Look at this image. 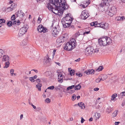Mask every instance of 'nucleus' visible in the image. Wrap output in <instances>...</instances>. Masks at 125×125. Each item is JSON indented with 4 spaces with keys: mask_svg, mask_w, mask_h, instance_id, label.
<instances>
[{
    "mask_svg": "<svg viewBox=\"0 0 125 125\" xmlns=\"http://www.w3.org/2000/svg\"><path fill=\"white\" fill-rule=\"evenodd\" d=\"M47 5V7L50 10L55 14L62 15L63 11L68 7L65 0H50Z\"/></svg>",
    "mask_w": 125,
    "mask_h": 125,
    "instance_id": "1",
    "label": "nucleus"
},
{
    "mask_svg": "<svg viewBox=\"0 0 125 125\" xmlns=\"http://www.w3.org/2000/svg\"><path fill=\"white\" fill-rule=\"evenodd\" d=\"M73 19L70 13L66 14L65 16L63 19V21H62V24L63 27L66 28L70 26Z\"/></svg>",
    "mask_w": 125,
    "mask_h": 125,
    "instance_id": "2",
    "label": "nucleus"
},
{
    "mask_svg": "<svg viewBox=\"0 0 125 125\" xmlns=\"http://www.w3.org/2000/svg\"><path fill=\"white\" fill-rule=\"evenodd\" d=\"M75 42V40L73 39L70 42L67 43L65 45L64 49L69 51L72 50L76 45Z\"/></svg>",
    "mask_w": 125,
    "mask_h": 125,
    "instance_id": "3",
    "label": "nucleus"
},
{
    "mask_svg": "<svg viewBox=\"0 0 125 125\" xmlns=\"http://www.w3.org/2000/svg\"><path fill=\"white\" fill-rule=\"evenodd\" d=\"M29 28L28 26L27 25H24L20 30L18 33V36L19 37L21 36L27 32V30Z\"/></svg>",
    "mask_w": 125,
    "mask_h": 125,
    "instance_id": "4",
    "label": "nucleus"
},
{
    "mask_svg": "<svg viewBox=\"0 0 125 125\" xmlns=\"http://www.w3.org/2000/svg\"><path fill=\"white\" fill-rule=\"evenodd\" d=\"M94 50L93 46H90L87 47L85 50V54L87 56L92 55L93 54Z\"/></svg>",
    "mask_w": 125,
    "mask_h": 125,
    "instance_id": "5",
    "label": "nucleus"
},
{
    "mask_svg": "<svg viewBox=\"0 0 125 125\" xmlns=\"http://www.w3.org/2000/svg\"><path fill=\"white\" fill-rule=\"evenodd\" d=\"M37 30L38 31L40 32H43V33H45L47 32L48 31V29L42 25H40L39 26L37 27Z\"/></svg>",
    "mask_w": 125,
    "mask_h": 125,
    "instance_id": "6",
    "label": "nucleus"
},
{
    "mask_svg": "<svg viewBox=\"0 0 125 125\" xmlns=\"http://www.w3.org/2000/svg\"><path fill=\"white\" fill-rule=\"evenodd\" d=\"M106 41V39L105 37L99 40V43L101 46H105L107 45V43Z\"/></svg>",
    "mask_w": 125,
    "mask_h": 125,
    "instance_id": "7",
    "label": "nucleus"
},
{
    "mask_svg": "<svg viewBox=\"0 0 125 125\" xmlns=\"http://www.w3.org/2000/svg\"><path fill=\"white\" fill-rule=\"evenodd\" d=\"M89 16L88 13L85 10L83 11L81 15V18L85 20Z\"/></svg>",
    "mask_w": 125,
    "mask_h": 125,
    "instance_id": "8",
    "label": "nucleus"
},
{
    "mask_svg": "<svg viewBox=\"0 0 125 125\" xmlns=\"http://www.w3.org/2000/svg\"><path fill=\"white\" fill-rule=\"evenodd\" d=\"M108 24L103 22L99 23L97 25V27H100L104 29H107L108 28Z\"/></svg>",
    "mask_w": 125,
    "mask_h": 125,
    "instance_id": "9",
    "label": "nucleus"
},
{
    "mask_svg": "<svg viewBox=\"0 0 125 125\" xmlns=\"http://www.w3.org/2000/svg\"><path fill=\"white\" fill-rule=\"evenodd\" d=\"M106 2H105V1H102L101 3L99 5V7H98V8L99 9V10L102 11L104 10L103 8V7L104 6L106 5Z\"/></svg>",
    "mask_w": 125,
    "mask_h": 125,
    "instance_id": "10",
    "label": "nucleus"
},
{
    "mask_svg": "<svg viewBox=\"0 0 125 125\" xmlns=\"http://www.w3.org/2000/svg\"><path fill=\"white\" fill-rule=\"evenodd\" d=\"M65 37L64 36H61L58 38L56 40V42L58 44H59L65 41Z\"/></svg>",
    "mask_w": 125,
    "mask_h": 125,
    "instance_id": "11",
    "label": "nucleus"
},
{
    "mask_svg": "<svg viewBox=\"0 0 125 125\" xmlns=\"http://www.w3.org/2000/svg\"><path fill=\"white\" fill-rule=\"evenodd\" d=\"M2 61L5 62H10V57L7 55H4L2 58Z\"/></svg>",
    "mask_w": 125,
    "mask_h": 125,
    "instance_id": "12",
    "label": "nucleus"
},
{
    "mask_svg": "<svg viewBox=\"0 0 125 125\" xmlns=\"http://www.w3.org/2000/svg\"><path fill=\"white\" fill-rule=\"evenodd\" d=\"M15 15L17 17L19 16L20 17L22 18L24 16V14L21 10L20 12L19 11L16 12L15 13Z\"/></svg>",
    "mask_w": 125,
    "mask_h": 125,
    "instance_id": "13",
    "label": "nucleus"
},
{
    "mask_svg": "<svg viewBox=\"0 0 125 125\" xmlns=\"http://www.w3.org/2000/svg\"><path fill=\"white\" fill-rule=\"evenodd\" d=\"M59 33V31H57L56 29L53 30V32H52V34L53 36L55 37Z\"/></svg>",
    "mask_w": 125,
    "mask_h": 125,
    "instance_id": "14",
    "label": "nucleus"
},
{
    "mask_svg": "<svg viewBox=\"0 0 125 125\" xmlns=\"http://www.w3.org/2000/svg\"><path fill=\"white\" fill-rule=\"evenodd\" d=\"M111 12H113L115 14L116 12L117 9L116 7L114 6H112L111 8V9L110 10Z\"/></svg>",
    "mask_w": 125,
    "mask_h": 125,
    "instance_id": "15",
    "label": "nucleus"
},
{
    "mask_svg": "<svg viewBox=\"0 0 125 125\" xmlns=\"http://www.w3.org/2000/svg\"><path fill=\"white\" fill-rule=\"evenodd\" d=\"M105 38L106 39V42L107 43V45H108L111 43L112 41L110 38L105 37Z\"/></svg>",
    "mask_w": 125,
    "mask_h": 125,
    "instance_id": "16",
    "label": "nucleus"
},
{
    "mask_svg": "<svg viewBox=\"0 0 125 125\" xmlns=\"http://www.w3.org/2000/svg\"><path fill=\"white\" fill-rule=\"evenodd\" d=\"M16 6V5L15 4H14L11 5L10 7L8 8V9H9V11H11L13 10L14 9V8Z\"/></svg>",
    "mask_w": 125,
    "mask_h": 125,
    "instance_id": "17",
    "label": "nucleus"
},
{
    "mask_svg": "<svg viewBox=\"0 0 125 125\" xmlns=\"http://www.w3.org/2000/svg\"><path fill=\"white\" fill-rule=\"evenodd\" d=\"M78 104L81 108L84 109L85 108V106L84 104L82 102L78 103Z\"/></svg>",
    "mask_w": 125,
    "mask_h": 125,
    "instance_id": "18",
    "label": "nucleus"
},
{
    "mask_svg": "<svg viewBox=\"0 0 125 125\" xmlns=\"http://www.w3.org/2000/svg\"><path fill=\"white\" fill-rule=\"evenodd\" d=\"M81 88V86L79 84L76 85H74V89L76 90H80Z\"/></svg>",
    "mask_w": 125,
    "mask_h": 125,
    "instance_id": "19",
    "label": "nucleus"
},
{
    "mask_svg": "<svg viewBox=\"0 0 125 125\" xmlns=\"http://www.w3.org/2000/svg\"><path fill=\"white\" fill-rule=\"evenodd\" d=\"M89 74H94L95 71L93 69L88 70Z\"/></svg>",
    "mask_w": 125,
    "mask_h": 125,
    "instance_id": "20",
    "label": "nucleus"
},
{
    "mask_svg": "<svg viewBox=\"0 0 125 125\" xmlns=\"http://www.w3.org/2000/svg\"><path fill=\"white\" fill-rule=\"evenodd\" d=\"M42 86V85L41 83H38L37 84L36 86L37 88L38 89L39 91H41V87Z\"/></svg>",
    "mask_w": 125,
    "mask_h": 125,
    "instance_id": "21",
    "label": "nucleus"
},
{
    "mask_svg": "<svg viewBox=\"0 0 125 125\" xmlns=\"http://www.w3.org/2000/svg\"><path fill=\"white\" fill-rule=\"evenodd\" d=\"M20 21L19 20L16 21H14L12 22V24H17L18 25H19L20 24Z\"/></svg>",
    "mask_w": 125,
    "mask_h": 125,
    "instance_id": "22",
    "label": "nucleus"
},
{
    "mask_svg": "<svg viewBox=\"0 0 125 125\" xmlns=\"http://www.w3.org/2000/svg\"><path fill=\"white\" fill-rule=\"evenodd\" d=\"M10 64V62H5V66H4L3 68H7L9 66Z\"/></svg>",
    "mask_w": 125,
    "mask_h": 125,
    "instance_id": "23",
    "label": "nucleus"
},
{
    "mask_svg": "<svg viewBox=\"0 0 125 125\" xmlns=\"http://www.w3.org/2000/svg\"><path fill=\"white\" fill-rule=\"evenodd\" d=\"M51 60V59L49 58V57H47V58H45L44 59V62L45 63H48L50 62V60Z\"/></svg>",
    "mask_w": 125,
    "mask_h": 125,
    "instance_id": "24",
    "label": "nucleus"
},
{
    "mask_svg": "<svg viewBox=\"0 0 125 125\" xmlns=\"http://www.w3.org/2000/svg\"><path fill=\"white\" fill-rule=\"evenodd\" d=\"M117 94L116 93L113 94L112 96V98L111 99V100L112 101L114 100V99L117 96Z\"/></svg>",
    "mask_w": 125,
    "mask_h": 125,
    "instance_id": "25",
    "label": "nucleus"
},
{
    "mask_svg": "<svg viewBox=\"0 0 125 125\" xmlns=\"http://www.w3.org/2000/svg\"><path fill=\"white\" fill-rule=\"evenodd\" d=\"M101 116V115L100 113H95V116L96 117V118L98 119Z\"/></svg>",
    "mask_w": 125,
    "mask_h": 125,
    "instance_id": "26",
    "label": "nucleus"
},
{
    "mask_svg": "<svg viewBox=\"0 0 125 125\" xmlns=\"http://www.w3.org/2000/svg\"><path fill=\"white\" fill-rule=\"evenodd\" d=\"M118 112V111L115 110L114 112L112 114V116L114 117H115L117 114V113Z\"/></svg>",
    "mask_w": 125,
    "mask_h": 125,
    "instance_id": "27",
    "label": "nucleus"
},
{
    "mask_svg": "<svg viewBox=\"0 0 125 125\" xmlns=\"http://www.w3.org/2000/svg\"><path fill=\"white\" fill-rule=\"evenodd\" d=\"M104 68L102 66H100L96 70V71H101Z\"/></svg>",
    "mask_w": 125,
    "mask_h": 125,
    "instance_id": "28",
    "label": "nucleus"
},
{
    "mask_svg": "<svg viewBox=\"0 0 125 125\" xmlns=\"http://www.w3.org/2000/svg\"><path fill=\"white\" fill-rule=\"evenodd\" d=\"M75 71L73 70H71L70 71V74L71 75H74L75 73Z\"/></svg>",
    "mask_w": 125,
    "mask_h": 125,
    "instance_id": "29",
    "label": "nucleus"
},
{
    "mask_svg": "<svg viewBox=\"0 0 125 125\" xmlns=\"http://www.w3.org/2000/svg\"><path fill=\"white\" fill-rule=\"evenodd\" d=\"M4 52L3 50L0 49V58L2 57V55L3 54Z\"/></svg>",
    "mask_w": 125,
    "mask_h": 125,
    "instance_id": "30",
    "label": "nucleus"
},
{
    "mask_svg": "<svg viewBox=\"0 0 125 125\" xmlns=\"http://www.w3.org/2000/svg\"><path fill=\"white\" fill-rule=\"evenodd\" d=\"M7 24L8 26L10 27L12 24V22L11 21H8V22Z\"/></svg>",
    "mask_w": 125,
    "mask_h": 125,
    "instance_id": "31",
    "label": "nucleus"
},
{
    "mask_svg": "<svg viewBox=\"0 0 125 125\" xmlns=\"http://www.w3.org/2000/svg\"><path fill=\"white\" fill-rule=\"evenodd\" d=\"M114 14H115L113 13V12H111L110 10L108 13V15L110 16H112Z\"/></svg>",
    "mask_w": 125,
    "mask_h": 125,
    "instance_id": "32",
    "label": "nucleus"
},
{
    "mask_svg": "<svg viewBox=\"0 0 125 125\" xmlns=\"http://www.w3.org/2000/svg\"><path fill=\"white\" fill-rule=\"evenodd\" d=\"M74 87V85H72L71 86L68 87L67 88V89L68 90H69L72 89Z\"/></svg>",
    "mask_w": 125,
    "mask_h": 125,
    "instance_id": "33",
    "label": "nucleus"
},
{
    "mask_svg": "<svg viewBox=\"0 0 125 125\" xmlns=\"http://www.w3.org/2000/svg\"><path fill=\"white\" fill-rule=\"evenodd\" d=\"M76 98V95L75 94H73L72 97V100L73 101H74Z\"/></svg>",
    "mask_w": 125,
    "mask_h": 125,
    "instance_id": "34",
    "label": "nucleus"
},
{
    "mask_svg": "<svg viewBox=\"0 0 125 125\" xmlns=\"http://www.w3.org/2000/svg\"><path fill=\"white\" fill-rule=\"evenodd\" d=\"M50 99L49 98H47L45 99V101L47 103H50Z\"/></svg>",
    "mask_w": 125,
    "mask_h": 125,
    "instance_id": "35",
    "label": "nucleus"
},
{
    "mask_svg": "<svg viewBox=\"0 0 125 125\" xmlns=\"http://www.w3.org/2000/svg\"><path fill=\"white\" fill-rule=\"evenodd\" d=\"M11 19L12 21H14L15 19V15L14 14L11 17Z\"/></svg>",
    "mask_w": 125,
    "mask_h": 125,
    "instance_id": "36",
    "label": "nucleus"
},
{
    "mask_svg": "<svg viewBox=\"0 0 125 125\" xmlns=\"http://www.w3.org/2000/svg\"><path fill=\"white\" fill-rule=\"evenodd\" d=\"M5 20L4 19H0V22H1L0 23H1V24L5 23Z\"/></svg>",
    "mask_w": 125,
    "mask_h": 125,
    "instance_id": "37",
    "label": "nucleus"
},
{
    "mask_svg": "<svg viewBox=\"0 0 125 125\" xmlns=\"http://www.w3.org/2000/svg\"><path fill=\"white\" fill-rule=\"evenodd\" d=\"M94 51L93 52H94V53L95 52H98L99 51V49L96 48L94 49Z\"/></svg>",
    "mask_w": 125,
    "mask_h": 125,
    "instance_id": "38",
    "label": "nucleus"
},
{
    "mask_svg": "<svg viewBox=\"0 0 125 125\" xmlns=\"http://www.w3.org/2000/svg\"><path fill=\"white\" fill-rule=\"evenodd\" d=\"M29 80L31 81V82H34L35 81L34 79L32 77H30L29 78Z\"/></svg>",
    "mask_w": 125,
    "mask_h": 125,
    "instance_id": "39",
    "label": "nucleus"
},
{
    "mask_svg": "<svg viewBox=\"0 0 125 125\" xmlns=\"http://www.w3.org/2000/svg\"><path fill=\"white\" fill-rule=\"evenodd\" d=\"M54 88V86H51L49 87H48L47 89H51V90H53V89Z\"/></svg>",
    "mask_w": 125,
    "mask_h": 125,
    "instance_id": "40",
    "label": "nucleus"
},
{
    "mask_svg": "<svg viewBox=\"0 0 125 125\" xmlns=\"http://www.w3.org/2000/svg\"><path fill=\"white\" fill-rule=\"evenodd\" d=\"M100 79H99V77L98 78H97L96 79L95 81L97 83H99L100 82Z\"/></svg>",
    "mask_w": 125,
    "mask_h": 125,
    "instance_id": "41",
    "label": "nucleus"
},
{
    "mask_svg": "<svg viewBox=\"0 0 125 125\" xmlns=\"http://www.w3.org/2000/svg\"><path fill=\"white\" fill-rule=\"evenodd\" d=\"M14 72V70L13 69H11L10 70V72L11 75H13Z\"/></svg>",
    "mask_w": 125,
    "mask_h": 125,
    "instance_id": "42",
    "label": "nucleus"
},
{
    "mask_svg": "<svg viewBox=\"0 0 125 125\" xmlns=\"http://www.w3.org/2000/svg\"><path fill=\"white\" fill-rule=\"evenodd\" d=\"M89 5V4L88 3H87V4H83L82 5V7L84 8L86 7L88 5Z\"/></svg>",
    "mask_w": 125,
    "mask_h": 125,
    "instance_id": "43",
    "label": "nucleus"
},
{
    "mask_svg": "<svg viewBox=\"0 0 125 125\" xmlns=\"http://www.w3.org/2000/svg\"><path fill=\"white\" fill-rule=\"evenodd\" d=\"M121 95L122 96H125V92H121Z\"/></svg>",
    "mask_w": 125,
    "mask_h": 125,
    "instance_id": "44",
    "label": "nucleus"
},
{
    "mask_svg": "<svg viewBox=\"0 0 125 125\" xmlns=\"http://www.w3.org/2000/svg\"><path fill=\"white\" fill-rule=\"evenodd\" d=\"M121 17H117L116 18V19L117 21H121Z\"/></svg>",
    "mask_w": 125,
    "mask_h": 125,
    "instance_id": "45",
    "label": "nucleus"
},
{
    "mask_svg": "<svg viewBox=\"0 0 125 125\" xmlns=\"http://www.w3.org/2000/svg\"><path fill=\"white\" fill-rule=\"evenodd\" d=\"M121 21H122L125 20V17L123 16L121 17Z\"/></svg>",
    "mask_w": 125,
    "mask_h": 125,
    "instance_id": "46",
    "label": "nucleus"
},
{
    "mask_svg": "<svg viewBox=\"0 0 125 125\" xmlns=\"http://www.w3.org/2000/svg\"><path fill=\"white\" fill-rule=\"evenodd\" d=\"M76 74L77 76H78L79 77H81L82 76V75L81 73L78 74V73H76Z\"/></svg>",
    "mask_w": 125,
    "mask_h": 125,
    "instance_id": "47",
    "label": "nucleus"
},
{
    "mask_svg": "<svg viewBox=\"0 0 125 125\" xmlns=\"http://www.w3.org/2000/svg\"><path fill=\"white\" fill-rule=\"evenodd\" d=\"M90 3L89 2V1H84V2L83 4H87V3H88L89 4Z\"/></svg>",
    "mask_w": 125,
    "mask_h": 125,
    "instance_id": "48",
    "label": "nucleus"
},
{
    "mask_svg": "<svg viewBox=\"0 0 125 125\" xmlns=\"http://www.w3.org/2000/svg\"><path fill=\"white\" fill-rule=\"evenodd\" d=\"M85 121V120L83 119V118L82 117H81V123H83L84 121Z\"/></svg>",
    "mask_w": 125,
    "mask_h": 125,
    "instance_id": "49",
    "label": "nucleus"
},
{
    "mask_svg": "<svg viewBox=\"0 0 125 125\" xmlns=\"http://www.w3.org/2000/svg\"><path fill=\"white\" fill-rule=\"evenodd\" d=\"M36 81L37 83L40 82L41 80L39 79H37L36 80Z\"/></svg>",
    "mask_w": 125,
    "mask_h": 125,
    "instance_id": "50",
    "label": "nucleus"
},
{
    "mask_svg": "<svg viewBox=\"0 0 125 125\" xmlns=\"http://www.w3.org/2000/svg\"><path fill=\"white\" fill-rule=\"evenodd\" d=\"M80 33L79 32H78L76 33V36L77 37L79 36L80 35Z\"/></svg>",
    "mask_w": 125,
    "mask_h": 125,
    "instance_id": "51",
    "label": "nucleus"
},
{
    "mask_svg": "<svg viewBox=\"0 0 125 125\" xmlns=\"http://www.w3.org/2000/svg\"><path fill=\"white\" fill-rule=\"evenodd\" d=\"M31 104L32 106L35 109H36V107L34 106V105L32 103H31V104Z\"/></svg>",
    "mask_w": 125,
    "mask_h": 125,
    "instance_id": "52",
    "label": "nucleus"
},
{
    "mask_svg": "<svg viewBox=\"0 0 125 125\" xmlns=\"http://www.w3.org/2000/svg\"><path fill=\"white\" fill-rule=\"evenodd\" d=\"M84 73H85L86 74H88V75L89 74H88L89 72H88V70L85 71L84 72Z\"/></svg>",
    "mask_w": 125,
    "mask_h": 125,
    "instance_id": "53",
    "label": "nucleus"
},
{
    "mask_svg": "<svg viewBox=\"0 0 125 125\" xmlns=\"http://www.w3.org/2000/svg\"><path fill=\"white\" fill-rule=\"evenodd\" d=\"M107 78V77L106 75H104L103 76V79L104 80H106Z\"/></svg>",
    "mask_w": 125,
    "mask_h": 125,
    "instance_id": "54",
    "label": "nucleus"
},
{
    "mask_svg": "<svg viewBox=\"0 0 125 125\" xmlns=\"http://www.w3.org/2000/svg\"><path fill=\"white\" fill-rule=\"evenodd\" d=\"M99 88H95L94 89V91H97L99 90Z\"/></svg>",
    "mask_w": 125,
    "mask_h": 125,
    "instance_id": "55",
    "label": "nucleus"
},
{
    "mask_svg": "<svg viewBox=\"0 0 125 125\" xmlns=\"http://www.w3.org/2000/svg\"><path fill=\"white\" fill-rule=\"evenodd\" d=\"M90 32V31H86L84 32L83 33V34H88Z\"/></svg>",
    "mask_w": 125,
    "mask_h": 125,
    "instance_id": "56",
    "label": "nucleus"
},
{
    "mask_svg": "<svg viewBox=\"0 0 125 125\" xmlns=\"http://www.w3.org/2000/svg\"><path fill=\"white\" fill-rule=\"evenodd\" d=\"M94 22H92L91 23V25L92 26H93L95 25Z\"/></svg>",
    "mask_w": 125,
    "mask_h": 125,
    "instance_id": "57",
    "label": "nucleus"
},
{
    "mask_svg": "<svg viewBox=\"0 0 125 125\" xmlns=\"http://www.w3.org/2000/svg\"><path fill=\"white\" fill-rule=\"evenodd\" d=\"M99 79H100V81H104V80L103 79V78H102L101 76H99Z\"/></svg>",
    "mask_w": 125,
    "mask_h": 125,
    "instance_id": "58",
    "label": "nucleus"
},
{
    "mask_svg": "<svg viewBox=\"0 0 125 125\" xmlns=\"http://www.w3.org/2000/svg\"><path fill=\"white\" fill-rule=\"evenodd\" d=\"M102 1H105V2L107 3V1H112V0H102Z\"/></svg>",
    "mask_w": 125,
    "mask_h": 125,
    "instance_id": "59",
    "label": "nucleus"
},
{
    "mask_svg": "<svg viewBox=\"0 0 125 125\" xmlns=\"http://www.w3.org/2000/svg\"><path fill=\"white\" fill-rule=\"evenodd\" d=\"M120 123L119 122H115V125H118Z\"/></svg>",
    "mask_w": 125,
    "mask_h": 125,
    "instance_id": "60",
    "label": "nucleus"
},
{
    "mask_svg": "<svg viewBox=\"0 0 125 125\" xmlns=\"http://www.w3.org/2000/svg\"><path fill=\"white\" fill-rule=\"evenodd\" d=\"M62 78H61L59 80V78H58V81L59 82H61V81H62Z\"/></svg>",
    "mask_w": 125,
    "mask_h": 125,
    "instance_id": "61",
    "label": "nucleus"
},
{
    "mask_svg": "<svg viewBox=\"0 0 125 125\" xmlns=\"http://www.w3.org/2000/svg\"><path fill=\"white\" fill-rule=\"evenodd\" d=\"M55 52H56V50H54L53 52V56H54V55Z\"/></svg>",
    "mask_w": 125,
    "mask_h": 125,
    "instance_id": "62",
    "label": "nucleus"
},
{
    "mask_svg": "<svg viewBox=\"0 0 125 125\" xmlns=\"http://www.w3.org/2000/svg\"><path fill=\"white\" fill-rule=\"evenodd\" d=\"M62 77V75L61 74H59L58 75V78H59V77Z\"/></svg>",
    "mask_w": 125,
    "mask_h": 125,
    "instance_id": "63",
    "label": "nucleus"
},
{
    "mask_svg": "<svg viewBox=\"0 0 125 125\" xmlns=\"http://www.w3.org/2000/svg\"><path fill=\"white\" fill-rule=\"evenodd\" d=\"M122 49L123 50V51H125V46L122 48Z\"/></svg>",
    "mask_w": 125,
    "mask_h": 125,
    "instance_id": "64",
    "label": "nucleus"
}]
</instances>
